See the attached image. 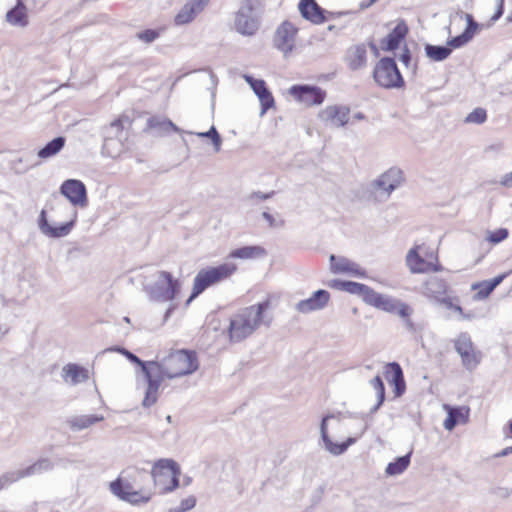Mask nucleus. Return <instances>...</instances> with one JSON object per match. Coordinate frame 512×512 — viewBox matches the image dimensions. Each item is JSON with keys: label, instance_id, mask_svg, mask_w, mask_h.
<instances>
[{"label": "nucleus", "instance_id": "nucleus-1", "mask_svg": "<svg viewBox=\"0 0 512 512\" xmlns=\"http://www.w3.org/2000/svg\"><path fill=\"white\" fill-rule=\"evenodd\" d=\"M270 309V300L240 309L230 319L228 329L230 340L241 342L253 335L262 325L269 327L273 321Z\"/></svg>", "mask_w": 512, "mask_h": 512}, {"label": "nucleus", "instance_id": "nucleus-2", "mask_svg": "<svg viewBox=\"0 0 512 512\" xmlns=\"http://www.w3.org/2000/svg\"><path fill=\"white\" fill-rule=\"evenodd\" d=\"M145 477H147L145 470L136 467L127 468L110 482L109 490L119 500L131 505L146 504L151 497L144 493L142 481Z\"/></svg>", "mask_w": 512, "mask_h": 512}, {"label": "nucleus", "instance_id": "nucleus-3", "mask_svg": "<svg viewBox=\"0 0 512 512\" xmlns=\"http://www.w3.org/2000/svg\"><path fill=\"white\" fill-rule=\"evenodd\" d=\"M144 290L152 301L171 303L165 313V320H167L177 306L174 300L181 291V282L179 279L174 278L170 272L157 271L151 276V279L146 282Z\"/></svg>", "mask_w": 512, "mask_h": 512}, {"label": "nucleus", "instance_id": "nucleus-4", "mask_svg": "<svg viewBox=\"0 0 512 512\" xmlns=\"http://www.w3.org/2000/svg\"><path fill=\"white\" fill-rule=\"evenodd\" d=\"M156 366L155 371L164 379H173L194 373L199 362L195 352L176 350L161 361H156Z\"/></svg>", "mask_w": 512, "mask_h": 512}, {"label": "nucleus", "instance_id": "nucleus-5", "mask_svg": "<svg viewBox=\"0 0 512 512\" xmlns=\"http://www.w3.org/2000/svg\"><path fill=\"white\" fill-rule=\"evenodd\" d=\"M237 270V265L233 262H225L216 267H209L207 269H201L195 276L193 281V290L186 301L188 306L191 301L201 294L208 287L217 284L227 278H229Z\"/></svg>", "mask_w": 512, "mask_h": 512}, {"label": "nucleus", "instance_id": "nucleus-6", "mask_svg": "<svg viewBox=\"0 0 512 512\" xmlns=\"http://www.w3.org/2000/svg\"><path fill=\"white\" fill-rule=\"evenodd\" d=\"M180 474L181 470L177 462L166 458L156 461L151 470L154 484L162 494L170 493L179 487Z\"/></svg>", "mask_w": 512, "mask_h": 512}, {"label": "nucleus", "instance_id": "nucleus-7", "mask_svg": "<svg viewBox=\"0 0 512 512\" xmlns=\"http://www.w3.org/2000/svg\"><path fill=\"white\" fill-rule=\"evenodd\" d=\"M373 77L379 86L386 89L402 88L404 86L403 77L392 58H382L375 65Z\"/></svg>", "mask_w": 512, "mask_h": 512}, {"label": "nucleus", "instance_id": "nucleus-8", "mask_svg": "<svg viewBox=\"0 0 512 512\" xmlns=\"http://www.w3.org/2000/svg\"><path fill=\"white\" fill-rule=\"evenodd\" d=\"M256 0H245L235 15V30L245 36L254 35L260 26Z\"/></svg>", "mask_w": 512, "mask_h": 512}, {"label": "nucleus", "instance_id": "nucleus-9", "mask_svg": "<svg viewBox=\"0 0 512 512\" xmlns=\"http://www.w3.org/2000/svg\"><path fill=\"white\" fill-rule=\"evenodd\" d=\"M376 309L396 314L403 319H409L413 313L412 308L401 300L390 295L381 294L373 289L367 303ZM410 323V320H408Z\"/></svg>", "mask_w": 512, "mask_h": 512}, {"label": "nucleus", "instance_id": "nucleus-10", "mask_svg": "<svg viewBox=\"0 0 512 512\" xmlns=\"http://www.w3.org/2000/svg\"><path fill=\"white\" fill-rule=\"evenodd\" d=\"M404 182L403 171L398 167H391L372 181L371 187L376 197L387 200L391 193Z\"/></svg>", "mask_w": 512, "mask_h": 512}, {"label": "nucleus", "instance_id": "nucleus-11", "mask_svg": "<svg viewBox=\"0 0 512 512\" xmlns=\"http://www.w3.org/2000/svg\"><path fill=\"white\" fill-rule=\"evenodd\" d=\"M454 347L461 357L463 367L468 371L475 370L481 363L482 353L474 347L469 334L461 333L454 340Z\"/></svg>", "mask_w": 512, "mask_h": 512}, {"label": "nucleus", "instance_id": "nucleus-12", "mask_svg": "<svg viewBox=\"0 0 512 512\" xmlns=\"http://www.w3.org/2000/svg\"><path fill=\"white\" fill-rule=\"evenodd\" d=\"M297 33L298 28L289 21H284L275 31L273 45L285 58L292 55L296 48Z\"/></svg>", "mask_w": 512, "mask_h": 512}, {"label": "nucleus", "instance_id": "nucleus-13", "mask_svg": "<svg viewBox=\"0 0 512 512\" xmlns=\"http://www.w3.org/2000/svg\"><path fill=\"white\" fill-rule=\"evenodd\" d=\"M289 94L305 106L320 105L326 97L324 90L310 85H293L289 88Z\"/></svg>", "mask_w": 512, "mask_h": 512}, {"label": "nucleus", "instance_id": "nucleus-14", "mask_svg": "<svg viewBox=\"0 0 512 512\" xmlns=\"http://www.w3.org/2000/svg\"><path fill=\"white\" fill-rule=\"evenodd\" d=\"M60 193L65 196L73 206L83 208L87 205L88 199L86 186L80 180H65L60 186Z\"/></svg>", "mask_w": 512, "mask_h": 512}, {"label": "nucleus", "instance_id": "nucleus-15", "mask_svg": "<svg viewBox=\"0 0 512 512\" xmlns=\"http://www.w3.org/2000/svg\"><path fill=\"white\" fill-rule=\"evenodd\" d=\"M350 110L348 107L339 105H330L322 109L318 117L325 125L334 128H340L349 121Z\"/></svg>", "mask_w": 512, "mask_h": 512}, {"label": "nucleus", "instance_id": "nucleus-16", "mask_svg": "<svg viewBox=\"0 0 512 512\" xmlns=\"http://www.w3.org/2000/svg\"><path fill=\"white\" fill-rule=\"evenodd\" d=\"M330 269L334 274H347L357 278H367L366 270L358 263L342 256H330Z\"/></svg>", "mask_w": 512, "mask_h": 512}, {"label": "nucleus", "instance_id": "nucleus-17", "mask_svg": "<svg viewBox=\"0 0 512 512\" xmlns=\"http://www.w3.org/2000/svg\"><path fill=\"white\" fill-rule=\"evenodd\" d=\"M421 246L411 248L406 255V264L412 273H426L441 271L443 268L437 263L425 260L420 254Z\"/></svg>", "mask_w": 512, "mask_h": 512}, {"label": "nucleus", "instance_id": "nucleus-18", "mask_svg": "<svg viewBox=\"0 0 512 512\" xmlns=\"http://www.w3.org/2000/svg\"><path fill=\"white\" fill-rule=\"evenodd\" d=\"M336 418L334 414H328L325 417L322 418L321 424H320V433L321 438L324 442L325 448L327 451H329L332 455L338 456L343 454L349 446L353 445L356 442V438L349 437L345 442L343 443H334L327 431V421L329 419Z\"/></svg>", "mask_w": 512, "mask_h": 512}, {"label": "nucleus", "instance_id": "nucleus-19", "mask_svg": "<svg viewBox=\"0 0 512 512\" xmlns=\"http://www.w3.org/2000/svg\"><path fill=\"white\" fill-rule=\"evenodd\" d=\"M330 300L328 291L320 289L315 291L311 297L301 300L296 304L299 313L307 314L325 308Z\"/></svg>", "mask_w": 512, "mask_h": 512}, {"label": "nucleus", "instance_id": "nucleus-20", "mask_svg": "<svg viewBox=\"0 0 512 512\" xmlns=\"http://www.w3.org/2000/svg\"><path fill=\"white\" fill-rule=\"evenodd\" d=\"M423 294L437 303L446 297L448 285L445 280L437 276H430L423 284Z\"/></svg>", "mask_w": 512, "mask_h": 512}, {"label": "nucleus", "instance_id": "nucleus-21", "mask_svg": "<svg viewBox=\"0 0 512 512\" xmlns=\"http://www.w3.org/2000/svg\"><path fill=\"white\" fill-rule=\"evenodd\" d=\"M209 0H188V2L176 14L174 22L176 25H185L190 23L198 13H200Z\"/></svg>", "mask_w": 512, "mask_h": 512}, {"label": "nucleus", "instance_id": "nucleus-22", "mask_svg": "<svg viewBox=\"0 0 512 512\" xmlns=\"http://www.w3.org/2000/svg\"><path fill=\"white\" fill-rule=\"evenodd\" d=\"M77 218V212L73 211L72 218L69 222L64 223L58 227L51 226L47 220L45 219V212H41V219L39 223L40 230L43 234L52 237V238H60L68 235L74 226V223Z\"/></svg>", "mask_w": 512, "mask_h": 512}, {"label": "nucleus", "instance_id": "nucleus-23", "mask_svg": "<svg viewBox=\"0 0 512 512\" xmlns=\"http://www.w3.org/2000/svg\"><path fill=\"white\" fill-rule=\"evenodd\" d=\"M144 375L148 385L145 392V397L142 401V405L145 408H149L157 402L158 390L164 378L155 370H151V373L149 371L148 374Z\"/></svg>", "mask_w": 512, "mask_h": 512}, {"label": "nucleus", "instance_id": "nucleus-24", "mask_svg": "<svg viewBox=\"0 0 512 512\" xmlns=\"http://www.w3.org/2000/svg\"><path fill=\"white\" fill-rule=\"evenodd\" d=\"M345 61L349 69L353 71L364 68L367 62V48L365 44L349 47L346 52Z\"/></svg>", "mask_w": 512, "mask_h": 512}, {"label": "nucleus", "instance_id": "nucleus-25", "mask_svg": "<svg viewBox=\"0 0 512 512\" xmlns=\"http://www.w3.org/2000/svg\"><path fill=\"white\" fill-rule=\"evenodd\" d=\"M444 409L447 411L448 416L445 419L443 426L446 430L451 431L457 424H465L469 420V408L466 406L451 407L444 405Z\"/></svg>", "mask_w": 512, "mask_h": 512}, {"label": "nucleus", "instance_id": "nucleus-26", "mask_svg": "<svg viewBox=\"0 0 512 512\" xmlns=\"http://www.w3.org/2000/svg\"><path fill=\"white\" fill-rule=\"evenodd\" d=\"M385 377L391 385H394L395 395L401 396L406 388L401 366L397 362L388 363L385 369Z\"/></svg>", "mask_w": 512, "mask_h": 512}, {"label": "nucleus", "instance_id": "nucleus-27", "mask_svg": "<svg viewBox=\"0 0 512 512\" xmlns=\"http://www.w3.org/2000/svg\"><path fill=\"white\" fill-rule=\"evenodd\" d=\"M299 11L304 19L314 24H322L325 21L324 10L315 0H300Z\"/></svg>", "mask_w": 512, "mask_h": 512}, {"label": "nucleus", "instance_id": "nucleus-28", "mask_svg": "<svg viewBox=\"0 0 512 512\" xmlns=\"http://www.w3.org/2000/svg\"><path fill=\"white\" fill-rule=\"evenodd\" d=\"M64 381L71 385H77L88 380V370L74 363H69L62 368Z\"/></svg>", "mask_w": 512, "mask_h": 512}, {"label": "nucleus", "instance_id": "nucleus-29", "mask_svg": "<svg viewBox=\"0 0 512 512\" xmlns=\"http://www.w3.org/2000/svg\"><path fill=\"white\" fill-rule=\"evenodd\" d=\"M6 21L16 27H26L28 25L27 7L22 0H18L15 7L6 14Z\"/></svg>", "mask_w": 512, "mask_h": 512}, {"label": "nucleus", "instance_id": "nucleus-30", "mask_svg": "<svg viewBox=\"0 0 512 512\" xmlns=\"http://www.w3.org/2000/svg\"><path fill=\"white\" fill-rule=\"evenodd\" d=\"M506 274L498 275L493 279L485 280L472 285V289L476 290L475 300H483L487 298L493 290L505 279Z\"/></svg>", "mask_w": 512, "mask_h": 512}, {"label": "nucleus", "instance_id": "nucleus-31", "mask_svg": "<svg viewBox=\"0 0 512 512\" xmlns=\"http://www.w3.org/2000/svg\"><path fill=\"white\" fill-rule=\"evenodd\" d=\"M407 31L408 29L405 23L402 22L397 24L396 27L387 35L383 41V49L389 51L396 49L406 36Z\"/></svg>", "mask_w": 512, "mask_h": 512}, {"label": "nucleus", "instance_id": "nucleus-32", "mask_svg": "<svg viewBox=\"0 0 512 512\" xmlns=\"http://www.w3.org/2000/svg\"><path fill=\"white\" fill-rule=\"evenodd\" d=\"M38 165H39V162L33 161L32 154H26V155H21L19 157H16L10 163L11 169L17 175L25 174L28 171H30L31 169L37 167Z\"/></svg>", "mask_w": 512, "mask_h": 512}, {"label": "nucleus", "instance_id": "nucleus-33", "mask_svg": "<svg viewBox=\"0 0 512 512\" xmlns=\"http://www.w3.org/2000/svg\"><path fill=\"white\" fill-rule=\"evenodd\" d=\"M65 143L66 139L63 136L54 138L37 152L38 158L46 160L57 155L64 148Z\"/></svg>", "mask_w": 512, "mask_h": 512}, {"label": "nucleus", "instance_id": "nucleus-34", "mask_svg": "<svg viewBox=\"0 0 512 512\" xmlns=\"http://www.w3.org/2000/svg\"><path fill=\"white\" fill-rule=\"evenodd\" d=\"M265 254L266 251L261 246H245L231 251L229 257L248 260L262 257Z\"/></svg>", "mask_w": 512, "mask_h": 512}, {"label": "nucleus", "instance_id": "nucleus-35", "mask_svg": "<svg viewBox=\"0 0 512 512\" xmlns=\"http://www.w3.org/2000/svg\"><path fill=\"white\" fill-rule=\"evenodd\" d=\"M104 419L103 416L96 415H79L74 416L68 420L70 428L74 431H80L90 427L96 422H100Z\"/></svg>", "mask_w": 512, "mask_h": 512}, {"label": "nucleus", "instance_id": "nucleus-36", "mask_svg": "<svg viewBox=\"0 0 512 512\" xmlns=\"http://www.w3.org/2000/svg\"><path fill=\"white\" fill-rule=\"evenodd\" d=\"M411 453L396 458L395 461L389 463L385 469V473L389 476H396L402 474L410 464Z\"/></svg>", "mask_w": 512, "mask_h": 512}, {"label": "nucleus", "instance_id": "nucleus-37", "mask_svg": "<svg viewBox=\"0 0 512 512\" xmlns=\"http://www.w3.org/2000/svg\"><path fill=\"white\" fill-rule=\"evenodd\" d=\"M344 291L352 295L360 296L363 302L366 304L373 291V288L362 283L347 281Z\"/></svg>", "mask_w": 512, "mask_h": 512}, {"label": "nucleus", "instance_id": "nucleus-38", "mask_svg": "<svg viewBox=\"0 0 512 512\" xmlns=\"http://www.w3.org/2000/svg\"><path fill=\"white\" fill-rule=\"evenodd\" d=\"M425 53L426 56L431 60L440 62L447 59L452 53V50L447 46H436L427 44L425 46Z\"/></svg>", "mask_w": 512, "mask_h": 512}, {"label": "nucleus", "instance_id": "nucleus-39", "mask_svg": "<svg viewBox=\"0 0 512 512\" xmlns=\"http://www.w3.org/2000/svg\"><path fill=\"white\" fill-rule=\"evenodd\" d=\"M148 126L153 129H158L162 132H168L173 130L177 133H183L184 131L177 127L172 121L166 118L152 117L148 120Z\"/></svg>", "mask_w": 512, "mask_h": 512}, {"label": "nucleus", "instance_id": "nucleus-40", "mask_svg": "<svg viewBox=\"0 0 512 512\" xmlns=\"http://www.w3.org/2000/svg\"><path fill=\"white\" fill-rule=\"evenodd\" d=\"M110 350L118 351V352L122 353L123 355H125L127 357V359H129L131 362L138 364L141 367L142 372L144 374H148L149 371L151 372V370H155V368L157 367L156 361H148V362L142 361L136 355H134L133 353H131L130 351H128L124 348H114V349H110Z\"/></svg>", "mask_w": 512, "mask_h": 512}, {"label": "nucleus", "instance_id": "nucleus-41", "mask_svg": "<svg viewBox=\"0 0 512 512\" xmlns=\"http://www.w3.org/2000/svg\"><path fill=\"white\" fill-rule=\"evenodd\" d=\"M54 467V463L48 458H42L32 465L25 468V474L29 476L35 474H41L43 472H47L52 470Z\"/></svg>", "mask_w": 512, "mask_h": 512}, {"label": "nucleus", "instance_id": "nucleus-42", "mask_svg": "<svg viewBox=\"0 0 512 512\" xmlns=\"http://www.w3.org/2000/svg\"><path fill=\"white\" fill-rule=\"evenodd\" d=\"M25 477H28V475L25 474V468L3 474L0 476V490L7 488L12 483Z\"/></svg>", "mask_w": 512, "mask_h": 512}, {"label": "nucleus", "instance_id": "nucleus-43", "mask_svg": "<svg viewBox=\"0 0 512 512\" xmlns=\"http://www.w3.org/2000/svg\"><path fill=\"white\" fill-rule=\"evenodd\" d=\"M370 385L373 387V389L376 391L378 403L374 406L372 409V412H375L379 409V407L382 405L385 399V387L384 383L380 376L374 377L372 380H370Z\"/></svg>", "mask_w": 512, "mask_h": 512}, {"label": "nucleus", "instance_id": "nucleus-44", "mask_svg": "<svg viewBox=\"0 0 512 512\" xmlns=\"http://www.w3.org/2000/svg\"><path fill=\"white\" fill-rule=\"evenodd\" d=\"M195 135H197L198 137H201V138L211 139L215 152L220 151L222 139L214 126H211V128L207 132H198V133H195Z\"/></svg>", "mask_w": 512, "mask_h": 512}, {"label": "nucleus", "instance_id": "nucleus-45", "mask_svg": "<svg viewBox=\"0 0 512 512\" xmlns=\"http://www.w3.org/2000/svg\"><path fill=\"white\" fill-rule=\"evenodd\" d=\"M245 81L250 85L254 93L259 97V95H262L268 91V88L266 87V83L262 79H254L250 75H244Z\"/></svg>", "mask_w": 512, "mask_h": 512}, {"label": "nucleus", "instance_id": "nucleus-46", "mask_svg": "<svg viewBox=\"0 0 512 512\" xmlns=\"http://www.w3.org/2000/svg\"><path fill=\"white\" fill-rule=\"evenodd\" d=\"M509 235L506 228H499L495 231H488L486 240L493 244H498L504 241Z\"/></svg>", "mask_w": 512, "mask_h": 512}, {"label": "nucleus", "instance_id": "nucleus-47", "mask_svg": "<svg viewBox=\"0 0 512 512\" xmlns=\"http://www.w3.org/2000/svg\"><path fill=\"white\" fill-rule=\"evenodd\" d=\"M486 119V110L482 108H476L467 115L465 121L468 123L482 124L486 121Z\"/></svg>", "mask_w": 512, "mask_h": 512}, {"label": "nucleus", "instance_id": "nucleus-48", "mask_svg": "<svg viewBox=\"0 0 512 512\" xmlns=\"http://www.w3.org/2000/svg\"><path fill=\"white\" fill-rule=\"evenodd\" d=\"M259 101L261 103V112L260 115L263 116L268 109L272 108L274 106V98L271 94V92L268 90L266 93L259 95Z\"/></svg>", "mask_w": 512, "mask_h": 512}, {"label": "nucleus", "instance_id": "nucleus-49", "mask_svg": "<svg viewBox=\"0 0 512 512\" xmlns=\"http://www.w3.org/2000/svg\"><path fill=\"white\" fill-rule=\"evenodd\" d=\"M471 39L468 36V33H462L461 35H458L456 37H453L451 40L448 41V45L453 48H460L464 46L466 43H468Z\"/></svg>", "mask_w": 512, "mask_h": 512}, {"label": "nucleus", "instance_id": "nucleus-50", "mask_svg": "<svg viewBox=\"0 0 512 512\" xmlns=\"http://www.w3.org/2000/svg\"><path fill=\"white\" fill-rule=\"evenodd\" d=\"M158 35L159 34L157 31L152 30V29H147L145 31L138 33L137 37L146 43H150V42H153L158 37Z\"/></svg>", "mask_w": 512, "mask_h": 512}, {"label": "nucleus", "instance_id": "nucleus-51", "mask_svg": "<svg viewBox=\"0 0 512 512\" xmlns=\"http://www.w3.org/2000/svg\"><path fill=\"white\" fill-rule=\"evenodd\" d=\"M466 20L467 27L463 33H468L469 38L472 39L478 29V24L473 20V17L470 14H466Z\"/></svg>", "mask_w": 512, "mask_h": 512}, {"label": "nucleus", "instance_id": "nucleus-52", "mask_svg": "<svg viewBox=\"0 0 512 512\" xmlns=\"http://www.w3.org/2000/svg\"><path fill=\"white\" fill-rule=\"evenodd\" d=\"M195 505H196V498L194 496H189V497L183 499L179 506L182 509V511L186 512V511L193 509L195 507Z\"/></svg>", "mask_w": 512, "mask_h": 512}, {"label": "nucleus", "instance_id": "nucleus-53", "mask_svg": "<svg viewBox=\"0 0 512 512\" xmlns=\"http://www.w3.org/2000/svg\"><path fill=\"white\" fill-rule=\"evenodd\" d=\"M439 303L443 304L447 309H451L457 312L458 314L462 313V307L457 304H454L452 302V298L450 297H444Z\"/></svg>", "mask_w": 512, "mask_h": 512}, {"label": "nucleus", "instance_id": "nucleus-54", "mask_svg": "<svg viewBox=\"0 0 512 512\" xmlns=\"http://www.w3.org/2000/svg\"><path fill=\"white\" fill-rule=\"evenodd\" d=\"M262 217L267 221L269 227H278L282 222L277 223L275 218L268 212H263Z\"/></svg>", "mask_w": 512, "mask_h": 512}, {"label": "nucleus", "instance_id": "nucleus-55", "mask_svg": "<svg viewBox=\"0 0 512 512\" xmlns=\"http://www.w3.org/2000/svg\"><path fill=\"white\" fill-rule=\"evenodd\" d=\"M122 129H123V127H122V123H121V120H119V119H118V120L113 121V122L110 124V126H109V132H110V133H113V132H114V134H115V135H117L119 132H121V131H122Z\"/></svg>", "mask_w": 512, "mask_h": 512}, {"label": "nucleus", "instance_id": "nucleus-56", "mask_svg": "<svg viewBox=\"0 0 512 512\" xmlns=\"http://www.w3.org/2000/svg\"><path fill=\"white\" fill-rule=\"evenodd\" d=\"M346 282L347 281H343V280H332L330 281L329 283V286L331 288H334V289H337V290H340V291H344L345 290V286H346Z\"/></svg>", "mask_w": 512, "mask_h": 512}, {"label": "nucleus", "instance_id": "nucleus-57", "mask_svg": "<svg viewBox=\"0 0 512 512\" xmlns=\"http://www.w3.org/2000/svg\"><path fill=\"white\" fill-rule=\"evenodd\" d=\"M503 4H504V0H499L497 11H496V13L491 18L493 21L498 20L502 16V14H503Z\"/></svg>", "mask_w": 512, "mask_h": 512}, {"label": "nucleus", "instance_id": "nucleus-58", "mask_svg": "<svg viewBox=\"0 0 512 512\" xmlns=\"http://www.w3.org/2000/svg\"><path fill=\"white\" fill-rule=\"evenodd\" d=\"M501 184L505 187H512V171L502 177Z\"/></svg>", "mask_w": 512, "mask_h": 512}, {"label": "nucleus", "instance_id": "nucleus-59", "mask_svg": "<svg viewBox=\"0 0 512 512\" xmlns=\"http://www.w3.org/2000/svg\"><path fill=\"white\" fill-rule=\"evenodd\" d=\"M274 194V192H270V193H261V192H255L251 195V198H258V199H261V200H266V199H269L272 197V195Z\"/></svg>", "mask_w": 512, "mask_h": 512}, {"label": "nucleus", "instance_id": "nucleus-60", "mask_svg": "<svg viewBox=\"0 0 512 512\" xmlns=\"http://www.w3.org/2000/svg\"><path fill=\"white\" fill-rule=\"evenodd\" d=\"M115 140L112 137H106L104 140L103 148L107 150L108 154L110 156H113L112 153L109 152V146L113 144Z\"/></svg>", "mask_w": 512, "mask_h": 512}, {"label": "nucleus", "instance_id": "nucleus-61", "mask_svg": "<svg viewBox=\"0 0 512 512\" xmlns=\"http://www.w3.org/2000/svg\"><path fill=\"white\" fill-rule=\"evenodd\" d=\"M512 453V446L506 447L495 455V457H505Z\"/></svg>", "mask_w": 512, "mask_h": 512}, {"label": "nucleus", "instance_id": "nucleus-62", "mask_svg": "<svg viewBox=\"0 0 512 512\" xmlns=\"http://www.w3.org/2000/svg\"><path fill=\"white\" fill-rule=\"evenodd\" d=\"M400 60L405 64V65H408L409 61H410V54H409V51L406 50L400 57Z\"/></svg>", "mask_w": 512, "mask_h": 512}, {"label": "nucleus", "instance_id": "nucleus-63", "mask_svg": "<svg viewBox=\"0 0 512 512\" xmlns=\"http://www.w3.org/2000/svg\"><path fill=\"white\" fill-rule=\"evenodd\" d=\"M459 315H460V318L463 319V320H470V319L474 318V314H472V313H465L463 310H462V313H459Z\"/></svg>", "mask_w": 512, "mask_h": 512}, {"label": "nucleus", "instance_id": "nucleus-64", "mask_svg": "<svg viewBox=\"0 0 512 512\" xmlns=\"http://www.w3.org/2000/svg\"><path fill=\"white\" fill-rule=\"evenodd\" d=\"M377 0H368L367 2H361L360 3V8L361 9H365V8H368L369 6H371L372 4H374Z\"/></svg>", "mask_w": 512, "mask_h": 512}]
</instances>
